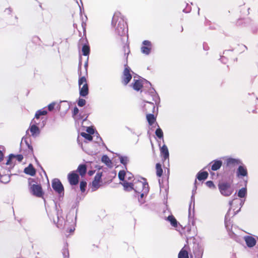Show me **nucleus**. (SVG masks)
<instances>
[{"label": "nucleus", "instance_id": "nucleus-1", "mask_svg": "<svg viewBox=\"0 0 258 258\" xmlns=\"http://www.w3.org/2000/svg\"><path fill=\"white\" fill-rule=\"evenodd\" d=\"M112 26L115 28L116 34L120 36L125 35L127 28L122 15L119 12L114 13L111 21Z\"/></svg>", "mask_w": 258, "mask_h": 258}, {"label": "nucleus", "instance_id": "nucleus-2", "mask_svg": "<svg viewBox=\"0 0 258 258\" xmlns=\"http://www.w3.org/2000/svg\"><path fill=\"white\" fill-rule=\"evenodd\" d=\"M29 190L31 193L38 198H42L44 192L40 184H38L35 180L29 178L28 180Z\"/></svg>", "mask_w": 258, "mask_h": 258}, {"label": "nucleus", "instance_id": "nucleus-3", "mask_svg": "<svg viewBox=\"0 0 258 258\" xmlns=\"http://www.w3.org/2000/svg\"><path fill=\"white\" fill-rule=\"evenodd\" d=\"M80 78L78 80L79 86L80 95L82 97H86L89 94V87L85 76H81V73H79Z\"/></svg>", "mask_w": 258, "mask_h": 258}, {"label": "nucleus", "instance_id": "nucleus-4", "mask_svg": "<svg viewBox=\"0 0 258 258\" xmlns=\"http://www.w3.org/2000/svg\"><path fill=\"white\" fill-rule=\"evenodd\" d=\"M218 188L221 194L226 197L230 196L234 191L231 183L228 182H220Z\"/></svg>", "mask_w": 258, "mask_h": 258}, {"label": "nucleus", "instance_id": "nucleus-5", "mask_svg": "<svg viewBox=\"0 0 258 258\" xmlns=\"http://www.w3.org/2000/svg\"><path fill=\"white\" fill-rule=\"evenodd\" d=\"M134 190L139 194H141V197H143L144 194L148 191V184L147 182H142L138 180L134 184Z\"/></svg>", "mask_w": 258, "mask_h": 258}, {"label": "nucleus", "instance_id": "nucleus-6", "mask_svg": "<svg viewBox=\"0 0 258 258\" xmlns=\"http://www.w3.org/2000/svg\"><path fill=\"white\" fill-rule=\"evenodd\" d=\"M102 172H98L95 175L94 180L92 182L91 189L93 191L96 190L101 186Z\"/></svg>", "mask_w": 258, "mask_h": 258}, {"label": "nucleus", "instance_id": "nucleus-7", "mask_svg": "<svg viewBox=\"0 0 258 258\" xmlns=\"http://www.w3.org/2000/svg\"><path fill=\"white\" fill-rule=\"evenodd\" d=\"M52 187L53 189L58 194L64 193V188L60 180L58 178H54L52 180Z\"/></svg>", "mask_w": 258, "mask_h": 258}, {"label": "nucleus", "instance_id": "nucleus-8", "mask_svg": "<svg viewBox=\"0 0 258 258\" xmlns=\"http://www.w3.org/2000/svg\"><path fill=\"white\" fill-rule=\"evenodd\" d=\"M67 177L70 185H76L78 184L79 181V176L76 171H73L70 172L68 174Z\"/></svg>", "mask_w": 258, "mask_h": 258}, {"label": "nucleus", "instance_id": "nucleus-9", "mask_svg": "<svg viewBox=\"0 0 258 258\" xmlns=\"http://www.w3.org/2000/svg\"><path fill=\"white\" fill-rule=\"evenodd\" d=\"M132 76L130 73V69L128 67L124 68L122 77V83L124 85H126L131 80Z\"/></svg>", "mask_w": 258, "mask_h": 258}, {"label": "nucleus", "instance_id": "nucleus-10", "mask_svg": "<svg viewBox=\"0 0 258 258\" xmlns=\"http://www.w3.org/2000/svg\"><path fill=\"white\" fill-rule=\"evenodd\" d=\"M143 46L141 47L142 53L145 54H149L152 49V44L150 41L145 40L143 42Z\"/></svg>", "mask_w": 258, "mask_h": 258}, {"label": "nucleus", "instance_id": "nucleus-11", "mask_svg": "<svg viewBox=\"0 0 258 258\" xmlns=\"http://www.w3.org/2000/svg\"><path fill=\"white\" fill-rule=\"evenodd\" d=\"M248 172L246 167L244 165H240L239 166L237 171H236V175L237 176L239 177H243L246 176L247 175Z\"/></svg>", "mask_w": 258, "mask_h": 258}, {"label": "nucleus", "instance_id": "nucleus-12", "mask_svg": "<svg viewBox=\"0 0 258 258\" xmlns=\"http://www.w3.org/2000/svg\"><path fill=\"white\" fill-rule=\"evenodd\" d=\"M244 240L247 246L249 247H253L256 244V240L252 236H246L244 237Z\"/></svg>", "mask_w": 258, "mask_h": 258}, {"label": "nucleus", "instance_id": "nucleus-13", "mask_svg": "<svg viewBox=\"0 0 258 258\" xmlns=\"http://www.w3.org/2000/svg\"><path fill=\"white\" fill-rule=\"evenodd\" d=\"M161 156L163 157L164 160L169 158V154L167 147L164 145L160 148Z\"/></svg>", "mask_w": 258, "mask_h": 258}, {"label": "nucleus", "instance_id": "nucleus-14", "mask_svg": "<svg viewBox=\"0 0 258 258\" xmlns=\"http://www.w3.org/2000/svg\"><path fill=\"white\" fill-rule=\"evenodd\" d=\"M155 109V106L153 103L148 102L147 104L144 106L145 111L147 113H154Z\"/></svg>", "mask_w": 258, "mask_h": 258}, {"label": "nucleus", "instance_id": "nucleus-15", "mask_svg": "<svg viewBox=\"0 0 258 258\" xmlns=\"http://www.w3.org/2000/svg\"><path fill=\"white\" fill-rule=\"evenodd\" d=\"M76 172H78L79 174L82 176H84L87 172V166L85 164H80L78 167L77 169L75 171Z\"/></svg>", "mask_w": 258, "mask_h": 258}, {"label": "nucleus", "instance_id": "nucleus-16", "mask_svg": "<svg viewBox=\"0 0 258 258\" xmlns=\"http://www.w3.org/2000/svg\"><path fill=\"white\" fill-rule=\"evenodd\" d=\"M24 172L31 176H34L36 174V170L33 166L31 164H30L28 167L25 168Z\"/></svg>", "mask_w": 258, "mask_h": 258}, {"label": "nucleus", "instance_id": "nucleus-17", "mask_svg": "<svg viewBox=\"0 0 258 258\" xmlns=\"http://www.w3.org/2000/svg\"><path fill=\"white\" fill-rule=\"evenodd\" d=\"M31 135L33 137L37 136L40 134L39 127L35 124L31 125L29 127Z\"/></svg>", "mask_w": 258, "mask_h": 258}, {"label": "nucleus", "instance_id": "nucleus-18", "mask_svg": "<svg viewBox=\"0 0 258 258\" xmlns=\"http://www.w3.org/2000/svg\"><path fill=\"white\" fill-rule=\"evenodd\" d=\"M211 169L213 171H216L220 168L222 165V162L221 160H214L211 162Z\"/></svg>", "mask_w": 258, "mask_h": 258}, {"label": "nucleus", "instance_id": "nucleus-19", "mask_svg": "<svg viewBox=\"0 0 258 258\" xmlns=\"http://www.w3.org/2000/svg\"><path fill=\"white\" fill-rule=\"evenodd\" d=\"M146 118L150 126L152 125L156 120V118L155 115L151 113L146 114Z\"/></svg>", "mask_w": 258, "mask_h": 258}, {"label": "nucleus", "instance_id": "nucleus-20", "mask_svg": "<svg viewBox=\"0 0 258 258\" xmlns=\"http://www.w3.org/2000/svg\"><path fill=\"white\" fill-rule=\"evenodd\" d=\"M101 161L108 167H112L113 163L111 160L107 155H103L101 158Z\"/></svg>", "mask_w": 258, "mask_h": 258}, {"label": "nucleus", "instance_id": "nucleus-21", "mask_svg": "<svg viewBox=\"0 0 258 258\" xmlns=\"http://www.w3.org/2000/svg\"><path fill=\"white\" fill-rule=\"evenodd\" d=\"M241 164L240 160L238 159L229 158L227 160V164L228 166H236Z\"/></svg>", "mask_w": 258, "mask_h": 258}, {"label": "nucleus", "instance_id": "nucleus-22", "mask_svg": "<svg viewBox=\"0 0 258 258\" xmlns=\"http://www.w3.org/2000/svg\"><path fill=\"white\" fill-rule=\"evenodd\" d=\"M208 173L207 171H200L197 175V178L199 180H204L208 177Z\"/></svg>", "mask_w": 258, "mask_h": 258}, {"label": "nucleus", "instance_id": "nucleus-23", "mask_svg": "<svg viewBox=\"0 0 258 258\" xmlns=\"http://www.w3.org/2000/svg\"><path fill=\"white\" fill-rule=\"evenodd\" d=\"M133 88L136 91H139L143 88V84L142 82L139 80H135L134 83L133 84Z\"/></svg>", "mask_w": 258, "mask_h": 258}, {"label": "nucleus", "instance_id": "nucleus-24", "mask_svg": "<svg viewBox=\"0 0 258 258\" xmlns=\"http://www.w3.org/2000/svg\"><path fill=\"white\" fill-rule=\"evenodd\" d=\"M178 258H189L188 251L185 247H183L179 251Z\"/></svg>", "mask_w": 258, "mask_h": 258}, {"label": "nucleus", "instance_id": "nucleus-25", "mask_svg": "<svg viewBox=\"0 0 258 258\" xmlns=\"http://www.w3.org/2000/svg\"><path fill=\"white\" fill-rule=\"evenodd\" d=\"M167 220L170 222L171 225L174 227H177L178 226V222L175 219V218L173 215H169L167 218Z\"/></svg>", "mask_w": 258, "mask_h": 258}, {"label": "nucleus", "instance_id": "nucleus-26", "mask_svg": "<svg viewBox=\"0 0 258 258\" xmlns=\"http://www.w3.org/2000/svg\"><path fill=\"white\" fill-rule=\"evenodd\" d=\"M156 173L158 177H161L163 174V169L161 164L159 163L156 164Z\"/></svg>", "mask_w": 258, "mask_h": 258}, {"label": "nucleus", "instance_id": "nucleus-27", "mask_svg": "<svg viewBox=\"0 0 258 258\" xmlns=\"http://www.w3.org/2000/svg\"><path fill=\"white\" fill-rule=\"evenodd\" d=\"M82 51L83 54L84 56L88 55L89 54L90 51V49L89 46L87 44H84L82 47Z\"/></svg>", "mask_w": 258, "mask_h": 258}, {"label": "nucleus", "instance_id": "nucleus-28", "mask_svg": "<svg viewBox=\"0 0 258 258\" xmlns=\"http://www.w3.org/2000/svg\"><path fill=\"white\" fill-rule=\"evenodd\" d=\"M123 186L124 188V189L126 190H132L134 189V184L131 182H127L126 181H125L123 183Z\"/></svg>", "mask_w": 258, "mask_h": 258}, {"label": "nucleus", "instance_id": "nucleus-29", "mask_svg": "<svg viewBox=\"0 0 258 258\" xmlns=\"http://www.w3.org/2000/svg\"><path fill=\"white\" fill-rule=\"evenodd\" d=\"M156 124L158 127L157 128V130L155 131V135L158 138L163 139V132L162 130H161V128L159 127L158 124L157 123Z\"/></svg>", "mask_w": 258, "mask_h": 258}, {"label": "nucleus", "instance_id": "nucleus-30", "mask_svg": "<svg viewBox=\"0 0 258 258\" xmlns=\"http://www.w3.org/2000/svg\"><path fill=\"white\" fill-rule=\"evenodd\" d=\"M47 113V111L43 110H39L37 111H36L35 115V118L37 119L40 118V116L41 115H45Z\"/></svg>", "mask_w": 258, "mask_h": 258}, {"label": "nucleus", "instance_id": "nucleus-31", "mask_svg": "<svg viewBox=\"0 0 258 258\" xmlns=\"http://www.w3.org/2000/svg\"><path fill=\"white\" fill-rule=\"evenodd\" d=\"M87 187V182L85 181H81L80 183V188L82 192H84Z\"/></svg>", "mask_w": 258, "mask_h": 258}, {"label": "nucleus", "instance_id": "nucleus-32", "mask_svg": "<svg viewBox=\"0 0 258 258\" xmlns=\"http://www.w3.org/2000/svg\"><path fill=\"white\" fill-rule=\"evenodd\" d=\"M246 194V189L245 188H241L238 192V196L240 198H244Z\"/></svg>", "mask_w": 258, "mask_h": 258}, {"label": "nucleus", "instance_id": "nucleus-33", "mask_svg": "<svg viewBox=\"0 0 258 258\" xmlns=\"http://www.w3.org/2000/svg\"><path fill=\"white\" fill-rule=\"evenodd\" d=\"M81 136L88 141H91L93 140L92 136L88 133L82 132L81 133Z\"/></svg>", "mask_w": 258, "mask_h": 258}, {"label": "nucleus", "instance_id": "nucleus-34", "mask_svg": "<svg viewBox=\"0 0 258 258\" xmlns=\"http://www.w3.org/2000/svg\"><path fill=\"white\" fill-rule=\"evenodd\" d=\"M125 175V172L124 170H120L118 174L120 180L123 181Z\"/></svg>", "mask_w": 258, "mask_h": 258}, {"label": "nucleus", "instance_id": "nucleus-35", "mask_svg": "<svg viewBox=\"0 0 258 258\" xmlns=\"http://www.w3.org/2000/svg\"><path fill=\"white\" fill-rule=\"evenodd\" d=\"M119 159H120V162L121 164H122L123 165H124V166H126L127 163V162H128V159H127V157H122V156H120L119 157Z\"/></svg>", "mask_w": 258, "mask_h": 258}, {"label": "nucleus", "instance_id": "nucleus-36", "mask_svg": "<svg viewBox=\"0 0 258 258\" xmlns=\"http://www.w3.org/2000/svg\"><path fill=\"white\" fill-rule=\"evenodd\" d=\"M86 101L83 98H79L78 101V105L80 107H83L86 104Z\"/></svg>", "mask_w": 258, "mask_h": 258}, {"label": "nucleus", "instance_id": "nucleus-37", "mask_svg": "<svg viewBox=\"0 0 258 258\" xmlns=\"http://www.w3.org/2000/svg\"><path fill=\"white\" fill-rule=\"evenodd\" d=\"M206 184L207 186H208L210 188H215V186L212 181H208L206 182Z\"/></svg>", "mask_w": 258, "mask_h": 258}, {"label": "nucleus", "instance_id": "nucleus-38", "mask_svg": "<svg viewBox=\"0 0 258 258\" xmlns=\"http://www.w3.org/2000/svg\"><path fill=\"white\" fill-rule=\"evenodd\" d=\"M13 157V158H16V159L19 161V162H21L23 159V156L22 155H21V154H19V155H14V156Z\"/></svg>", "mask_w": 258, "mask_h": 258}, {"label": "nucleus", "instance_id": "nucleus-39", "mask_svg": "<svg viewBox=\"0 0 258 258\" xmlns=\"http://www.w3.org/2000/svg\"><path fill=\"white\" fill-rule=\"evenodd\" d=\"M88 134L90 135H93L94 133V130L92 127H88L86 130Z\"/></svg>", "mask_w": 258, "mask_h": 258}, {"label": "nucleus", "instance_id": "nucleus-40", "mask_svg": "<svg viewBox=\"0 0 258 258\" xmlns=\"http://www.w3.org/2000/svg\"><path fill=\"white\" fill-rule=\"evenodd\" d=\"M123 50H124V55H125L126 54H128V53L130 52L129 46L128 45H124L123 46Z\"/></svg>", "mask_w": 258, "mask_h": 258}, {"label": "nucleus", "instance_id": "nucleus-41", "mask_svg": "<svg viewBox=\"0 0 258 258\" xmlns=\"http://www.w3.org/2000/svg\"><path fill=\"white\" fill-rule=\"evenodd\" d=\"M55 105V103H54V102L49 104L48 105V109L49 110V111H52L54 109Z\"/></svg>", "mask_w": 258, "mask_h": 258}, {"label": "nucleus", "instance_id": "nucleus-42", "mask_svg": "<svg viewBox=\"0 0 258 258\" xmlns=\"http://www.w3.org/2000/svg\"><path fill=\"white\" fill-rule=\"evenodd\" d=\"M14 155L10 154L9 157V159L7 160V161L6 163V165H10L11 164L12 159L13 158Z\"/></svg>", "mask_w": 258, "mask_h": 258}, {"label": "nucleus", "instance_id": "nucleus-43", "mask_svg": "<svg viewBox=\"0 0 258 258\" xmlns=\"http://www.w3.org/2000/svg\"><path fill=\"white\" fill-rule=\"evenodd\" d=\"M79 109L77 107H74L72 114L73 117H74L79 113Z\"/></svg>", "mask_w": 258, "mask_h": 258}, {"label": "nucleus", "instance_id": "nucleus-44", "mask_svg": "<svg viewBox=\"0 0 258 258\" xmlns=\"http://www.w3.org/2000/svg\"><path fill=\"white\" fill-rule=\"evenodd\" d=\"M28 147L29 153H30V154H33V149L32 146L28 144Z\"/></svg>", "mask_w": 258, "mask_h": 258}, {"label": "nucleus", "instance_id": "nucleus-45", "mask_svg": "<svg viewBox=\"0 0 258 258\" xmlns=\"http://www.w3.org/2000/svg\"><path fill=\"white\" fill-rule=\"evenodd\" d=\"M4 159V154L0 150V162L3 160Z\"/></svg>", "mask_w": 258, "mask_h": 258}, {"label": "nucleus", "instance_id": "nucleus-46", "mask_svg": "<svg viewBox=\"0 0 258 258\" xmlns=\"http://www.w3.org/2000/svg\"><path fill=\"white\" fill-rule=\"evenodd\" d=\"M94 172H95V171L91 170L88 172V174H89V175L91 176L94 174Z\"/></svg>", "mask_w": 258, "mask_h": 258}, {"label": "nucleus", "instance_id": "nucleus-47", "mask_svg": "<svg viewBox=\"0 0 258 258\" xmlns=\"http://www.w3.org/2000/svg\"><path fill=\"white\" fill-rule=\"evenodd\" d=\"M81 65H82V63H81V62H80V63H79V69H81Z\"/></svg>", "mask_w": 258, "mask_h": 258}, {"label": "nucleus", "instance_id": "nucleus-48", "mask_svg": "<svg viewBox=\"0 0 258 258\" xmlns=\"http://www.w3.org/2000/svg\"><path fill=\"white\" fill-rule=\"evenodd\" d=\"M224 56H222V57H221L222 61H223V60H224Z\"/></svg>", "mask_w": 258, "mask_h": 258}, {"label": "nucleus", "instance_id": "nucleus-49", "mask_svg": "<svg viewBox=\"0 0 258 258\" xmlns=\"http://www.w3.org/2000/svg\"><path fill=\"white\" fill-rule=\"evenodd\" d=\"M253 113H256V111L255 110H252Z\"/></svg>", "mask_w": 258, "mask_h": 258}, {"label": "nucleus", "instance_id": "nucleus-50", "mask_svg": "<svg viewBox=\"0 0 258 258\" xmlns=\"http://www.w3.org/2000/svg\"><path fill=\"white\" fill-rule=\"evenodd\" d=\"M34 123H35V124H37L38 123L36 121H34Z\"/></svg>", "mask_w": 258, "mask_h": 258}, {"label": "nucleus", "instance_id": "nucleus-51", "mask_svg": "<svg viewBox=\"0 0 258 258\" xmlns=\"http://www.w3.org/2000/svg\"><path fill=\"white\" fill-rule=\"evenodd\" d=\"M87 117H88V116H87L85 117V119H84V120H86V119L87 118Z\"/></svg>", "mask_w": 258, "mask_h": 258}, {"label": "nucleus", "instance_id": "nucleus-52", "mask_svg": "<svg viewBox=\"0 0 258 258\" xmlns=\"http://www.w3.org/2000/svg\"><path fill=\"white\" fill-rule=\"evenodd\" d=\"M85 40L87 41V39H86V38H85Z\"/></svg>", "mask_w": 258, "mask_h": 258}, {"label": "nucleus", "instance_id": "nucleus-53", "mask_svg": "<svg viewBox=\"0 0 258 258\" xmlns=\"http://www.w3.org/2000/svg\"><path fill=\"white\" fill-rule=\"evenodd\" d=\"M0 176H1V178L3 177V176H1V175H0Z\"/></svg>", "mask_w": 258, "mask_h": 258}]
</instances>
